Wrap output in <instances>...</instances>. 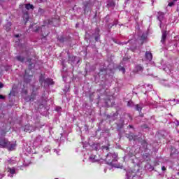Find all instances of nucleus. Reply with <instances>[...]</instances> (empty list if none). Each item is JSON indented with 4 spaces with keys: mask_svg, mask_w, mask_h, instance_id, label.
Masks as SVG:
<instances>
[{
    "mask_svg": "<svg viewBox=\"0 0 179 179\" xmlns=\"http://www.w3.org/2000/svg\"><path fill=\"white\" fill-rule=\"evenodd\" d=\"M117 160H118V155L115 152L108 153L106 155V162L107 164H109V166H112L113 167H115L116 169H122V165L117 166Z\"/></svg>",
    "mask_w": 179,
    "mask_h": 179,
    "instance_id": "f257e3e1",
    "label": "nucleus"
},
{
    "mask_svg": "<svg viewBox=\"0 0 179 179\" xmlns=\"http://www.w3.org/2000/svg\"><path fill=\"white\" fill-rule=\"evenodd\" d=\"M0 147L5 148L8 150H15V148H16V143L13 142H9L6 140V138H2L0 140Z\"/></svg>",
    "mask_w": 179,
    "mask_h": 179,
    "instance_id": "f03ea898",
    "label": "nucleus"
},
{
    "mask_svg": "<svg viewBox=\"0 0 179 179\" xmlns=\"http://www.w3.org/2000/svg\"><path fill=\"white\" fill-rule=\"evenodd\" d=\"M126 179H138L136 173L131 170H128L126 173Z\"/></svg>",
    "mask_w": 179,
    "mask_h": 179,
    "instance_id": "7ed1b4c3",
    "label": "nucleus"
},
{
    "mask_svg": "<svg viewBox=\"0 0 179 179\" xmlns=\"http://www.w3.org/2000/svg\"><path fill=\"white\" fill-rule=\"evenodd\" d=\"M48 24L50 26H58V24H59V17L52 18L48 21Z\"/></svg>",
    "mask_w": 179,
    "mask_h": 179,
    "instance_id": "20e7f679",
    "label": "nucleus"
},
{
    "mask_svg": "<svg viewBox=\"0 0 179 179\" xmlns=\"http://www.w3.org/2000/svg\"><path fill=\"white\" fill-rule=\"evenodd\" d=\"M17 61H20V62H29V69H30V66H31L33 65V63L31 64V59H26L22 56H17L16 57Z\"/></svg>",
    "mask_w": 179,
    "mask_h": 179,
    "instance_id": "39448f33",
    "label": "nucleus"
},
{
    "mask_svg": "<svg viewBox=\"0 0 179 179\" xmlns=\"http://www.w3.org/2000/svg\"><path fill=\"white\" fill-rule=\"evenodd\" d=\"M24 131L30 134L31 132H34V131H36V128H34V127H33L32 125L27 124L24 127Z\"/></svg>",
    "mask_w": 179,
    "mask_h": 179,
    "instance_id": "423d86ee",
    "label": "nucleus"
},
{
    "mask_svg": "<svg viewBox=\"0 0 179 179\" xmlns=\"http://www.w3.org/2000/svg\"><path fill=\"white\" fill-rule=\"evenodd\" d=\"M27 72H29V70L25 71V74L24 76V80L25 83H29L30 80H31V78H33V76L28 75Z\"/></svg>",
    "mask_w": 179,
    "mask_h": 179,
    "instance_id": "0eeeda50",
    "label": "nucleus"
},
{
    "mask_svg": "<svg viewBox=\"0 0 179 179\" xmlns=\"http://www.w3.org/2000/svg\"><path fill=\"white\" fill-rule=\"evenodd\" d=\"M171 157L172 159H178V150H177L176 148H172L171 152Z\"/></svg>",
    "mask_w": 179,
    "mask_h": 179,
    "instance_id": "6e6552de",
    "label": "nucleus"
},
{
    "mask_svg": "<svg viewBox=\"0 0 179 179\" xmlns=\"http://www.w3.org/2000/svg\"><path fill=\"white\" fill-rule=\"evenodd\" d=\"M7 171L8 173V177H13V175L16 174V170L15 169V168H8Z\"/></svg>",
    "mask_w": 179,
    "mask_h": 179,
    "instance_id": "1a4fd4ad",
    "label": "nucleus"
},
{
    "mask_svg": "<svg viewBox=\"0 0 179 179\" xmlns=\"http://www.w3.org/2000/svg\"><path fill=\"white\" fill-rule=\"evenodd\" d=\"M89 160L90 162H91V163H96V162H99V159H97V157L94 155L90 156Z\"/></svg>",
    "mask_w": 179,
    "mask_h": 179,
    "instance_id": "9d476101",
    "label": "nucleus"
},
{
    "mask_svg": "<svg viewBox=\"0 0 179 179\" xmlns=\"http://www.w3.org/2000/svg\"><path fill=\"white\" fill-rule=\"evenodd\" d=\"M166 38H167V32L166 31H163L161 43H164Z\"/></svg>",
    "mask_w": 179,
    "mask_h": 179,
    "instance_id": "9b49d317",
    "label": "nucleus"
},
{
    "mask_svg": "<svg viewBox=\"0 0 179 179\" xmlns=\"http://www.w3.org/2000/svg\"><path fill=\"white\" fill-rule=\"evenodd\" d=\"M142 108H143V103H141L135 105V110L136 111H142Z\"/></svg>",
    "mask_w": 179,
    "mask_h": 179,
    "instance_id": "f8f14e48",
    "label": "nucleus"
},
{
    "mask_svg": "<svg viewBox=\"0 0 179 179\" xmlns=\"http://www.w3.org/2000/svg\"><path fill=\"white\" fill-rule=\"evenodd\" d=\"M145 58H146L147 61H152L153 56L152 55V53H150V52H145Z\"/></svg>",
    "mask_w": 179,
    "mask_h": 179,
    "instance_id": "ddd939ff",
    "label": "nucleus"
},
{
    "mask_svg": "<svg viewBox=\"0 0 179 179\" xmlns=\"http://www.w3.org/2000/svg\"><path fill=\"white\" fill-rule=\"evenodd\" d=\"M44 83L45 85H48V86H50V85L54 84V81H52V79L51 78H47L46 80H44Z\"/></svg>",
    "mask_w": 179,
    "mask_h": 179,
    "instance_id": "4468645a",
    "label": "nucleus"
},
{
    "mask_svg": "<svg viewBox=\"0 0 179 179\" xmlns=\"http://www.w3.org/2000/svg\"><path fill=\"white\" fill-rule=\"evenodd\" d=\"M10 26H12V22H8L6 24L4 25L3 29H5L6 31H9V30H10Z\"/></svg>",
    "mask_w": 179,
    "mask_h": 179,
    "instance_id": "2eb2a0df",
    "label": "nucleus"
},
{
    "mask_svg": "<svg viewBox=\"0 0 179 179\" xmlns=\"http://www.w3.org/2000/svg\"><path fill=\"white\" fill-rule=\"evenodd\" d=\"M43 142V137L38 136L34 141V143H41Z\"/></svg>",
    "mask_w": 179,
    "mask_h": 179,
    "instance_id": "dca6fc26",
    "label": "nucleus"
},
{
    "mask_svg": "<svg viewBox=\"0 0 179 179\" xmlns=\"http://www.w3.org/2000/svg\"><path fill=\"white\" fill-rule=\"evenodd\" d=\"M158 20H159V22H162V21L163 20V17H164V13L159 12L158 13Z\"/></svg>",
    "mask_w": 179,
    "mask_h": 179,
    "instance_id": "f3484780",
    "label": "nucleus"
},
{
    "mask_svg": "<svg viewBox=\"0 0 179 179\" xmlns=\"http://www.w3.org/2000/svg\"><path fill=\"white\" fill-rule=\"evenodd\" d=\"M44 27H45V26H43V27H41V31H42V36H43V37H45L46 36H48L49 32H48V31H46L45 32H44V31H43V30H44Z\"/></svg>",
    "mask_w": 179,
    "mask_h": 179,
    "instance_id": "a211bd4d",
    "label": "nucleus"
},
{
    "mask_svg": "<svg viewBox=\"0 0 179 179\" xmlns=\"http://www.w3.org/2000/svg\"><path fill=\"white\" fill-rule=\"evenodd\" d=\"M25 8L27 10H30V9H34V6L33 5L29 3L25 5Z\"/></svg>",
    "mask_w": 179,
    "mask_h": 179,
    "instance_id": "6ab92c4d",
    "label": "nucleus"
},
{
    "mask_svg": "<svg viewBox=\"0 0 179 179\" xmlns=\"http://www.w3.org/2000/svg\"><path fill=\"white\" fill-rule=\"evenodd\" d=\"M136 70L137 71V72H142V71H143V67H142V66L141 65H137L136 66Z\"/></svg>",
    "mask_w": 179,
    "mask_h": 179,
    "instance_id": "aec40b11",
    "label": "nucleus"
},
{
    "mask_svg": "<svg viewBox=\"0 0 179 179\" xmlns=\"http://www.w3.org/2000/svg\"><path fill=\"white\" fill-rule=\"evenodd\" d=\"M24 20L25 23H27V22L29 21V14L28 13H25L24 15Z\"/></svg>",
    "mask_w": 179,
    "mask_h": 179,
    "instance_id": "412c9836",
    "label": "nucleus"
},
{
    "mask_svg": "<svg viewBox=\"0 0 179 179\" xmlns=\"http://www.w3.org/2000/svg\"><path fill=\"white\" fill-rule=\"evenodd\" d=\"M8 164H15L16 162L14 159H10L7 161Z\"/></svg>",
    "mask_w": 179,
    "mask_h": 179,
    "instance_id": "4be33fe9",
    "label": "nucleus"
},
{
    "mask_svg": "<svg viewBox=\"0 0 179 179\" xmlns=\"http://www.w3.org/2000/svg\"><path fill=\"white\" fill-rule=\"evenodd\" d=\"M127 106L128 107H134V102H132V101H129L127 102Z\"/></svg>",
    "mask_w": 179,
    "mask_h": 179,
    "instance_id": "5701e85b",
    "label": "nucleus"
},
{
    "mask_svg": "<svg viewBox=\"0 0 179 179\" xmlns=\"http://www.w3.org/2000/svg\"><path fill=\"white\" fill-rule=\"evenodd\" d=\"M141 40L142 41L146 40V35H145V34H142V36H141Z\"/></svg>",
    "mask_w": 179,
    "mask_h": 179,
    "instance_id": "b1692460",
    "label": "nucleus"
},
{
    "mask_svg": "<svg viewBox=\"0 0 179 179\" xmlns=\"http://www.w3.org/2000/svg\"><path fill=\"white\" fill-rule=\"evenodd\" d=\"M78 57H69V61H72V59H73V61L76 60Z\"/></svg>",
    "mask_w": 179,
    "mask_h": 179,
    "instance_id": "393cba45",
    "label": "nucleus"
},
{
    "mask_svg": "<svg viewBox=\"0 0 179 179\" xmlns=\"http://www.w3.org/2000/svg\"><path fill=\"white\" fill-rule=\"evenodd\" d=\"M59 41H60V43H64V41H65V38H64V37H61L59 38Z\"/></svg>",
    "mask_w": 179,
    "mask_h": 179,
    "instance_id": "a878e982",
    "label": "nucleus"
},
{
    "mask_svg": "<svg viewBox=\"0 0 179 179\" xmlns=\"http://www.w3.org/2000/svg\"><path fill=\"white\" fill-rule=\"evenodd\" d=\"M164 71H165V72H166L167 73H169V72H171V70L169 69V68L164 69Z\"/></svg>",
    "mask_w": 179,
    "mask_h": 179,
    "instance_id": "bb28decb",
    "label": "nucleus"
},
{
    "mask_svg": "<svg viewBox=\"0 0 179 179\" xmlns=\"http://www.w3.org/2000/svg\"><path fill=\"white\" fill-rule=\"evenodd\" d=\"M120 71H121L122 72H123V73H125V68H124V67H120Z\"/></svg>",
    "mask_w": 179,
    "mask_h": 179,
    "instance_id": "cd10ccee",
    "label": "nucleus"
},
{
    "mask_svg": "<svg viewBox=\"0 0 179 179\" xmlns=\"http://www.w3.org/2000/svg\"><path fill=\"white\" fill-rule=\"evenodd\" d=\"M55 152L57 153V156H59V150L55 149Z\"/></svg>",
    "mask_w": 179,
    "mask_h": 179,
    "instance_id": "c85d7f7f",
    "label": "nucleus"
},
{
    "mask_svg": "<svg viewBox=\"0 0 179 179\" xmlns=\"http://www.w3.org/2000/svg\"><path fill=\"white\" fill-rule=\"evenodd\" d=\"M106 69H107V68L101 69L100 71L105 72V73H106Z\"/></svg>",
    "mask_w": 179,
    "mask_h": 179,
    "instance_id": "c756f323",
    "label": "nucleus"
},
{
    "mask_svg": "<svg viewBox=\"0 0 179 179\" xmlns=\"http://www.w3.org/2000/svg\"><path fill=\"white\" fill-rule=\"evenodd\" d=\"M4 99H5V96H3V95H1L0 94V100L1 99V100H4Z\"/></svg>",
    "mask_w": 179,
    "mask_h": 179,
    "instance_id": "7c9ffc66",
    "label": "nucleus"
},
{
    "mask_svg": "<svg viewBox=\"0 0 179 179\" xmlns=\"http://www.w3.org/2000/svg\"><path fill=\"white\" fill-rule=\"evenodd\" d=\"M173 5H174V2H170L169 3V6H173Z\"/></svg>",
    "mask_w": 179,
    "mask_h": 179,
    "instance_id": "2f4dec72",
    "label": "nucleus"
},
{
    "mask_svg": "<svg viewBox=\"0 0 179 179\" xmlns=\"http://www.w3.org/2000/svg\"><path fill=\"white\" fill-rule=\"evenodd\" d=\"M99 38H100V37L99 36H96L95 37L96 41H99Z\"/></svg>",
    "mask_w": 179,
    "mask_h": 179,
    "instance_id": "473e14b6",
    "label": "nucleus"
},
{
    "mask_svg": "<svg viewBox=\"0 0 179 179\" xmlns=\"http://www.w3.org/2000/svg\"><path fill=\"white\" fill-rule=\"evenodd\" d=\"M129 139H130V141H132V139H133V141H135L136 139V138L131 136L129 138Z\"/></svg>",
    "mask_w": 179,
    "mask_h": 179,
    "instance_id": "72a5a7b5",
    "label": "nucleus"
},
{
    "mask_svg": "<svg viewBox=\"0 0 179 179\" xmlns=\"http://www.w3.org/2000/svg\"><path fill=\"white\" fill-rule=\"evenodd\" d=\"M169 179H177V178H176V176H172L171 178H169Z\"/></svg>",
    "mask_w": 179,
    "mask_h": 179,
    "instance_id": "f704fd0d",
    "label": "nucleus"
},
{
    "mask_svg": "<svg viewBox=\"0 0 179 179\" xmlns=\"http://www.w3.org/2000/svg\"><path fill=\"white\" fill-rule=\"evenodd\" d=\"M3 87V84L2 83H0V89H2Z\"/></svg>",
    "mask_w": 179,
    "mask_h": 179,
    "instance_id": "c9c22d12",
    "label": "nucleus"
},
{
    "mask_svg": "<svg viewBox=\"0 0 179 179\" xmlns=\"http://www.w3.org/2000/svg\"><path fill=\"white\" fill-rule=\"evenodd\" d=\"M162 171H166V167L165 166H162Z\"/></svg>",
    "mask_w": 179,
    "mask_h": 179,
    "instance_id": "e433bc0d",
    "label": "nucleus"
},
{
    "mask_svg": "<svg viewBox=\"0 0 179 179\" xmlns=\"http://www.w3.org/2000/svg\"><path fill=\"white\" fill-rule=\"evenodd\" d=\"M114 24H118V21H115V22L113 23V24H112V26H114Z\"/></svg>",
    "mask_w": 179,
    "mask_h": 179,
    "instance_id": "4c0bfd02",
    "label": "nucleus"
},
{
    "mask_svg": "<svg viewBox=\"0 0 179 179\" xmlns=\"http://www.w3.org/2000/svg\"><path fill=\"white\" fill-rule=\"evenodd\" d=\"M15 37H16V38H19V37H20V35L16 34V35L15 36Z\"/></svg>",
    "mask_w": 179,
    "mask_h": 179,
    "instance_id": "58836bf2",
    "label": "nucleus"
},
{
    "mask_svg": "<svg viewBox=\"0 0 179 179\" xmlns=\"http://www.w3.org/2000/svg\"><path fill=\"white\" fill-rule=\"evenodd\" d=\"M103 149H106V150H108V147H103Z\"/></svg>",
    "mask_w": 179,
    "mask_h": 179,
    "instance_id": "ea45409f",
    "label": "nucleus"
},
{
    "mask_svg": "<svg viewBox=\"0 0 179 179\" xmlns=\"http://www.w3.org/2000/svg\"><path fill=\"white\" fill-rule=\"evenodd\" d=\"M2 178H3V175L0 174V179H2Z\"/></svg>",
    "mask_w": 179,
    "mask_h": 179,
    "instance_id": "a19ab883",
    "label": "nucleus"
},
{
    "mask_svg": "<svg viewBox=\"0 0 179 179\" xmlns=\"http://www.w3.org/2000/svg\"><path fill=\"white\" fill-rule=\"evenodd\" d=\"M40 31V27H38V29H36V31Z\"/></svg>",
    "mask_w": 179,
    "mask_h": 179,
    "instance_id": "79ce46f5",
    "label": "nucleus"
},
{
    "mask_svg": "<svg viewBox=\"0 0 179 179\" xmlns=\"http://www.w3.org/2000/svg\"><path fill=\"white\" fill-rule=\"evenodd\" d=\"M39 2H44V0H39Z\"/></svg>",
    "mask_w": 179,
    "mask_h": 179,
    "instance_id": "37998d69",
    "label": "nucleus"
},
{
    "mask_svg": "<svg viewBox=\"0 0 179 179\" xmlns=\"http://www.w3.org/2000/svg\"><path fill=\"white\" fill-rule=\"evenodd\" d=\"M148 86L150 87V89H152V85H148Z\"/></svg>",
    "mask_w": 179,
    "mask_h": 179,
    "instance_id": "c03bdc74",
    "label": "nucleus"
},
{
    "mask_svg": "<svg viewBox=\"0 0 179 179\" xmlns=\"http://www.w3.org/2000/svg\"><path fill=\"white\" fill-rule=\"evenodd\" d=\"M96 30L97 33H99V29H96Z\"/></svg>",
    "mask_w": 179,
    "mask_h": 179,
    "instance_id": "a18cd8bd",
    "label": "nucleus"
},
{
    "mask_svg": "<svg viewBox=\"0 0 179 179\" xmlns=\"http://www.w3.org/2000/svg\"><path fill=\"white\" fill-rule=\"evenodd\" d=\"M173 2H177V0H173Z\"/></svg>",
    "mask_w": 179,
    "mask_h": 179,
    "instance_id": "49530a36",
    "label": "nucleus"
},
{
    "mask_svg": "<svg viewBox=\"0 0 179 179\" xmlns=\"http://www.w3.org/2000/svg\"><path fill=\"white\" fill-rule=\"evenodd\" d=\"M40 10H41V8H39L38 12H40Z\"/></svg>",
    "mask_w": 179,
    "mask_h": 179,
    "instance_id": "de8ad7c7",
    "label": "nucleus"
},
{
    "mask_svg": "<svg viewBox=\"0 0 179 179\" xmlns=\"http://www.w3.org/2000/svg\"><path fill=\"white\" fill-rule=\"evenodd\" d=\"M108 100L110 101V97H108Z\"/></svg>",
    "mask_w": 179,
    "mask_h": 179,
    "instance_id": "09e8293b",
    "label": "nucleus"
},
{
    "mask_svg": "<svg viewBox=\"0 0 179 179\" xmlns=\"http://www.w3.org/2000/svg\"><path fill=\"white\" fill-rule=\"evenodd\" d=\"M24 166H27V164H24Z\"/></svg>",
    "mask_w": 179,
    "mask_h": 179,
    "instance_id": "8fccbe9b",
    "label": "nucleus"
},
{
    "mask_svg": "<svg viewBox=\"0 0 179 179\" xmlns=\"http://www.w3.org/2000/svg\"><path fill=\"white\" fill-rule=\"evenodd\" d=\"M178 176H179V173H177Z\"/></svg>",
    "mask_w": 179,
    "mask_h": 179,
    "instance_id": "3c124183",
    "label": "nucleus"
},
{
    "mask_svg": "<svg viewBox=\"0 0 179 179\" xmlns=\"http://www.w3.org/2000/svg\"><path fill=\"white\" fill-rule=\"evenodd\" d=\"M178 10H179V7L178 8Z\"/></svg>",
    "mask_w": 179,
    "mask_h": 179,
    "instance_id": "603ef678",
    "label": "nucleus"
},
{
    "mask_svg": "<svg viewBox=\"0 0 179 179\" xmlns=\"http://www.w3.org/2000/svg\"><path fill=\"white\" fill-rule=\"evenodd\" d=\"M106 104H107V103H108L107 101H106Z\"/></svg>",
    "mask_w": 179,
    "mask_h": 179,
    "instance_id": "864d4df0",
    "label": "nucleus"
},
{
    "mask_svg": "<svg viewBox=\"0 0 179 179\" xmlns=\"http://www.w3.org/2000/svg\"><path fill=\"white\" fill-rule=\"evenodd\" d=\"M124 44H127V43H124Z\"/></svg>",
    "mask_w": 179,
    "mask_h": 179,
    "instance_id": "5fc2aeb1",
    "label": "nucleus"
},
{
    "mask_svg": "<svg viewBox=\"0 0 179 179\" xmlns=\"http://www.w3.org/2000/svg\"><path fill=\"white\" fill-rule=\"evenodd\" d=\"M55 179H58V178H55Z\"/></svg>",
    "mask_w": 179,
    "mask_h": 179,
    "instance_id": "6e6d98bb",
    "label": "nucleus"
}]
</instances>
